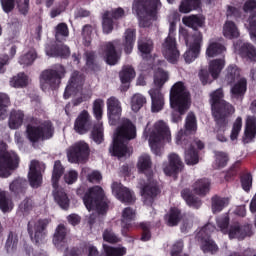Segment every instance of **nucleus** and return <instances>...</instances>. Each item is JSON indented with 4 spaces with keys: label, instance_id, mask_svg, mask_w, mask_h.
I'll return each instance as SVG.
<instances>
[{
    "label": "nucleus",
    "instance_id": "34",
    "mask_svg": "<svg viewBox=\"0 0 256 256\" xmlns=\"http://www.w3.org/2000/svg\"><path fill=\"white\" fill-rule=\"evenodd\" d=\"M194 193L196 195H199L200 197H205L207 193L211 190V181L207 178L198 179L193 185H192Z\"/></svg>",
    "mask_w": 256,
    "mask_h": 256
},
{
    "label": "nucleus",
    "instance_id": "61",
    "mask_svg": "<svg viewBox=\"0 0 256 256\" xmlns=\"http://www.w3.org/2000/svg\"><path fill=\"white\" fill-rule=\"evenodd\" d=\"M139 228L142 231L140 241H151V222H141Z\"/></svg>",
    "mask_w": 256,
    "mask_h": 256
},
{
    "label": "nucleus",
    "instance_id": "16",
    "mask_svg": "<svg viewBox=\"0 0 256 256\" xmlns=\"http://www.w3.org/2000/svg\"><path fill=\"white\" fill-rule=\"evenodd\" d=\"M223 88H218L210 94L212 115H233L235 107L223 99Z\"/></svg>",
    "mask_w": 256,
    "mask_h": 256
},
{
    "label": "nucleus",
    "instance_id": "62",
    "mask_svg": "<svg viewBox=\"0 0 256 256\" xmlns=\"http://www.w3.org/2000/svg\"><path fill=\"white\" fill-rule=\"evenodd\" d=\"M103 106L104 102L102 99H96L93 102V115L98 123L101 119H103Z\"/></svg>",
    "mask_w": 256,
    "mask_h": 256
},
{
    "label": "nucleus",
    "instance_id": "22",
    "mask_svg": "<svg viewBox=\"0 0 256 256\" xmlns=\"http://www.w3.org/2000/svg\"><path fill=\"white\" fill-rule=\"evenodd\" d=\"M93 125L91 114H89V111L83 110L74 122V131L79 135H85V133H89L93 129Z\"/></svg>",
    "mask_w": 256,
    "mask_h": 256
},
{
    "label": "nucleus",
    "instance_id": "21",
    "mask_svg": "<svg viewBox=\"0 0 256 256\" xmlns=\"http://www.w3.org/2000/svg\"><path fill=\"white\" fill-rule=\"evenodd\" d=\"M112 192L116 199L121 203H125V205H133L136 201L135 193L121 183L114 182L112 184Z\"/></svg>",
    "mask_w": 256,
    "mask_h": 256
},
{
    "label": "nucleus",
    "instance_id": "51",
    "mask_svg": "<svg viewBox=\"0 0 256 256\" xmlns=\"http://www.w3.org/2000/svg\"><path fill=\"white\" fill-rule=\"evenodd\" d=\"M223 33L227 39H237V37H239V30L233 21H226L224 24Z\"/></svg>",
    "mask_w": 256,
    "mask_h": 256
},
{
    "label": "nucleus",
    "instance_id": "40",
    "mask_svg": "<svg viewBox=\"0 0 256 256\" xmlns=\"http://www.w3.org/2000/svg\"><path fill=\"white\" fill-rule=\"evenodd\" d=\"M225 51H227L225 45L220 42L212 41L206 49V55L207 57H219V55H223Z\"/></svg>",
    "mask_w": 256,
    "mask_h": 256
},
{
    "label": "nucleus",
    "instance_id": "57",
    "mask_svg": "<svg viewBox=\"0 0 256 256\" xmlns=\"http://www.w3.org/2000/svg\"><path fill=\"white\" fill-rule=\"evenodd\" d=\"M37 59V53L29 51L28 53L21 55L18 59L19 65L22 67H31L35 60Z\"/></svg>",
    "mask_w": 256,
    "mask_h": 256
},
{
    "label": "nucleus",
    "instance_id": "20",
    "mask_svg": "<svg viewBox=\"0 0 256 256\" xmlns=\"http://www.w3.org/2000/svg\"><path fill=\"white\" fill-rule=\"evenodd\" d=\"M107 115L110 125H119L121 121V114L123 113V108L121 107V101L115 96H111L107 99Z\"/></svg>",
    "mask_w": 256,
    "mask_h": 256
},
{
    "label": "nucleus",
    "instance_id": "43",
    "mask_svg": "<svg viewBox=\"0 0 256 256\" xmlns=\"http://www.w3.org/2000/svg\"><path fill=\"white\" fill-rule=\"evenodd\" d=\"M201 9V0H182L179 6L180 13H191Z\"/></svg>",
    "mask_w": 256,
    "mask_h": 256
},
{
    "label": "nucleus",
    "instance_id": "14",
    "mask_svg": "<svg viewBox=\"0 0 256 256\" xmlns=\"http://www.w3.org/2000/svg\"><path fill=\"white\" fill-rule=\"evenodd\" d=\"M49 223L51 220L48 218H40L37 221L30 220L27 224L28 235L31 238V241L35 243V245H41L47 239V235L49 231L47 227H49Z\"/></svg>",
    "mask_w": 256,
    "mask_h": 256
},
{
    "label": "nucleus",
    "instance_id": "37",
    "mask_svg": "<svg viewBox=\"0 0 256 256\" xmlns=\"http://www.w3.org/2000/svg\"><path fill=\"white\" fill-rule=\"evenodd\" d=\"M239 55H241L244 59H248L249 61L256 63V48L249 42H244L241 44L239 48Z\"/></svg>",
    "mask_w": 256,
    "mask_h": 256
},
{
    "label": "nucleus",
    "instance_id": "45",
    "mask_svg": "<svg viewBox=\"0 0 256 256\" xmlns=\"http://www.w3.org/2000/svg\"><path fill=\"white\" fill-rule=\"evenodd\" d=\"M147 105V98L143 96L142 94H134L131 98V109L134 111V113H138V111H141L143 107Z\"/></svg>",
    "mask_w": 256,
    "mask_h": 256
},
{
    "label": "nucleus",
    "instance_id": "36",
    "mask_svg": "<svg viewBox=\"0 0 256 256\" xmlns=\"http://www.w3.org/2000/svg\"><path fill=\"white\" fill-rule=\"evenodd\" d=\"M25 120V113L21 110H12L10 112L8 125L10 129H19L23 125V121Z\"/></svg>",
    "mask_w": 256,
    "mask_h": 256
},
{
    "label": "nucleus",
    "instance_id": "31",
    "mask_svg": "<svg viewBox=\"0 0 256 256\" xmlns=\"http://www.w3.org/2000/svg\"><path fill=\"white\" fill-rule=\"evenodd\" d=\"M86 63L84 69L87 73H99L101 71V64L97 61V54L95 52L90 51L86 52Z\"/></svg>",
    "mask_w": 256,
    "mask_h": 256
},
{
    "label": "nucleus",
    "instance_id": "33",
    "mask_svg": "<svg viewBox=\"0 0 256 256\" xmlns=\"http://www.w3.org/2000/svg\"><path fill=\"white\" fill-rule=\"evenodd\" d=\"M181 197L184 199L188 207H193V209H199L201 207V199L193 194V190L190 188H184L181 191Z\"/></svg>",
    "mask_w": 256,
    "mask_h": 256
},
{
    "label": "nucleus",
    "instance_id": "3",
    "mask_svg": "<svg viewBox=\"0 0 256 256\" xmlns=\"http://www.w3.org/2000/svg\"><path fill=\"white\" fill-rule=\"evenodd\" d=\"M139 173H142L147 178V182L141 187V195L144 205L151 207L157 196L161 194V188L157 181L153 179V162H151V156L142 155L137 164Z\"/></svg>",
    "mask_w": 256,
    "mask_h": 256
},
{
    "label": "nucleus",
    "instance_id": "54",
    "mask_svg": "<svg viewBox=\"0 0 256 256\" xmlns=\"http://www.w3.org/2000/svg\"><path fill=\"white\" fill-rule=\"evenodd\" d=\"M28 83L29 77L25 73H19L10 80L11 87H15L16 89L27 87Z\"/></svg>",
    "mask_w": 256,
    "mask_h": 256
},
{
    "label": "nucleus",
    "instance_id": "60",
    "mask_svg": "<svg viewBox=\"0 0 256 256\" xmlns=\"http://www.w3.org/2000/svg\"><path fill=\"white\" fill-rule=\"evenodd\" d=\"M243 127V118L241 116H238L233 123L232 131L230 134L231 141H236V139L239 137V133H241V129Z\"/></svg>",
    "mask_w": 256,
    "mask_h": 256
},
{
    "label": "nucleus",
    "instance_id": "1",
    "mask_svg": "<svg viewBox=\"0 0 256 256\" xmlns=\"http://www.w3.org/2000/svg\"><path fill=\"white\" fill-rule=\"evenodd\" d=\"M197 133V116L189 112L185 119L184 129H181L176 136V144L185 149V163L187 165H197L199 163V151L205 149V144L199 139H193ZM199 151H197V149Z\"/></svg>",
    "mask_w": 256,
    "mask_h": 256
},
{
    "label": "nucleus",
    "instance_id": "12",
    "mask_svg": "<svg viewBox=\"0 0 256 256\" xmlns=\"http://www.w3.org/2000/svg\"><path fill=\"white\" fill-rule=\"evenodd\" d=\"M21 159L13 151H7V143L0 141V177L7 179L13 175V171L19 169Z\"/></svg>",
    "mask_w": 256,
    "mask_h": 256
},
{
    "label": "nucleus",
    "instance_id": "11",
    "mask_svg": "<svg viewBox=\"0 0 256 256\" xmlns=\"http://www.w3.org/2000/svg\"><path fill=\"white\" fill-rule=\"evenodd\" d=\"M166 81H169V73L163 68H158L157 75L154 77L155 88H151L148 92L151 97L152 113H159L165 107V96L161 93V89Z\"/></svg>",
    "mask_w": 256,
    "mask_h": 256
},
{
    "label": "nucleus",
    "instance_id": "26",
    "mask_svg": "<svg viewBox=\"0 0 256 256\" xmlns=\"http://www.w3.org/2000/svg\"><path fill=\"white\" fill-rule=\"evenodd\" d=\"M84 81L83 75L79 74L78 71L73 72L68 85L65 88L64 99H69L73 93H77V91L83 87Z\"/></svg>",
    "mask_w": 256,
    "mask_h": 256
},
{
    "label": "nucleus",
    "instance_id": "2",
    "mask_svg": "<svg viewBox=\"0 0 256 256\" xmlns=\"http://www.w3.org/2000/svg\"><path fill=\"white\" fill-rule=\"evenodd\" d=\"M136 41L137 30L135 28H128L125 30L122 36V42L121 39L106 42L103 45L105 63L110 66L117 65V63H119L121 60L123 50L126 55H131V53H133V48L135 47Z\"/></svg>",
    "mask_w": 256,
    "mask_h": 256
},
{
    "label": "nucleus",
    "instance_id": "53",
    "mask_svg": "<svg viewBox=\"0 0 256 256\" xmlns=\"http://www.w3.org/2000/svg\"><path fill=\"white\" fill-rule=\"evenodd\" d=\"M67 237V227H65L64 224H59L56 227L54 236H53V243L55 246L57 245H61V243H63V241H65Z\"/></svg>",
    "mask_w": 256,
    "mask_h": 256
},
{
    "label": "nucleus",
    "instance_id": "41",
    "mask_svg": "<svg viewBox=\"0 0 256 256\" xmlns=\"http://www.w3.org/2000/svg\"><path fill=\"white\" fill-rule=\"evenodd\" d=\"M229 163V154L224 151H214L213 169H225Z\"/></svg>",
    "mask_w": 256,
    "mask_h": 256
},
{
    "label": "nucleus",
    "instance_id": "56",
    "mask_svg": "<svg viewBox=\"0 0 256 256\" xmlns=\"http://www.w3.org/2000/svg\"><path fill=\"white\" fill-rule=\"evenodd\" d=\"M104 253L106 256H124L127 255V248L113 247L103 244Z\"/></svg>",
    "mask_w": 256,
    "mask_h": 256
},
{
    "label": "nucleus",
    "instance_id": "7",
    "mask_svg": "<svg viewBox=\"0 0 256 256\" xmlns=\"http://www.w3.org/2000/svg\"><path fill=\"white\" fill-rule=\"evenodd\" d=\"M229 223H231L229 213H224L216 219L217 227L224 235H228L229 239L243 241V239L253 235V225L249 223L241 225L239 222H234L229 227Z\"/></svg>",
    "mask_w": 256,
    "mask_h": 256
},
{
    "label": "nucleus",
    "instance_id": "42",
    "mask_svg": "<svg viewBox=\"0 0 256 256\" xmlns=\"http://www.w3.org/2000/svg\"><path fill=\"white\" fill-rule=\"evenodd\" d=\"M9 189L12 193H15V195H25L27 191V180L17 178L10 183Z\"/></svg>",
    "mask_w": 256,
    "mask_h": 256
},
{
    "label": "nucleus",
    "instance_id": "55",
    "mask_svg": "<svg viewBox=\"0 0 256 256\" xmlns=\"http://www.w3.org/2000/svg\"><path fill=\"white\" fill-rule=\"evenodd\" d=\"M19 244V238L17 234L13 231H10L6 240L5 249L7 253H13L17 249V245Z\"/></svg>",
    "mask_w": 256,
    "mask_h": 256
},
{
    "label": "nucleus",
    "instance_id": "59",
    "mask_svg": "<svg viewBox=\"0 0 256 256\" xmlns=\"http://www.w3.org/2000/svg\"><path fill=\"white\" fill-rule=\"evenodd\" d=\"M102 237L106 243H110L112 245H115V243L121 242V238L115 235V232H113V229H109V228L105 229L102 234Z\"/></svg>",
    "mask_w": 256,
    "mask_h": 256
},
{
    "label": "nucleus",
    "instance_id": "5",
    "mask_svg": "<svg viewBox=\"0 0 256 256\" xmlns=\"http://www.w3.org/2000/svg\"><path fill=\"white\" fill-rule=\"evenodd\" d=\"M135 137H137V127L133 125L131 120H124L123 123L116 128L113 143L109 149L113 157H125V155H127V151H129L127 142L132 141Z\"/></svg>",
    "mask_w": 256,
    "mask_h": 256
},
{
    "label": "nucleus",
    "instance_id": "52",
    "mask_svg": "<svg viewBox=\"0 0 256 256\" xmlns=\"http://www.w3.org/2000/svg\"><path fill=\"white\" fill-rule=\"evenodd\" d=\"M241 77V72L236 65H230L227 68V74L225 76V81L228 85H233L237 79Z\"/></svg>",
    "mask_w": 256,
    "mask_h": 256
},
{
    "label": "nucleus",
    "instance_id": "47",
    "mask_svg": "<svg viewBox=\"0 0 256 256\" xmlns=\"http://www.w3.org/2000/svg\"><path fill=\"white\" fill-rule=\"evenodd\" d=\"M135 75H136L135 69L132 68V66L130 65L123 66L122 70L119 73L120 81L123 84L131 83V81L135 79Z\"/></svg>",
    "mask_w": 256,
    "mask_h": 256
},
{
    "label": "nucleus",
    "instance_id": "28",
    "mask_svg": "<svg viewBox=\"0 0 256 256\" xmlns=\"http://www.w3.org/2000/svg\"><path fill=\"white\" fill-rule=\"evenodd\" d=\"M135 219V210L131 207H126L122 211V219H121V233L123 237H129V231H131V228L133 227V224H131V221Z\"/></svg>",
    "mask_w": 256,
    "mask_h": 256
},
{
    "label": "nucleus",
    "instance_id": "49",
    "mask_svg": "<svg viewBox=\"0 0 256 256\" xmlns=\"http://www.w3.org/2000/svg\"><path fill=\"white\" fill-rule=\"evenodd\" d=\"M91 138L95 143H97V145H101V143H103V123L97 122L92 126Z\"/></svg>",
    "mask_w": 256,
    "mask_h": 256
},
{
    "label": "nucleus",
    "instance_id": "27",
    "mask_svg": "<svg viewBox=\"0 0 256 256\" xmlns=\"http://www.w3.org/2000/svg\"><path fill=\"white\" fill-rule=\"evenodd\" d=\"M169 164L163 168L165 175L171 177L172 175H177L179 171L183 169V162L179 155L172 153L168 156Z\"/></svg>",
    "mask_w": 256,
    "mask_h": 256
},
{
    "label": "nucleus",
    "instance_id": "46",
    "mask_svg": "<svg viewBox=\"0 0 256 256\" xmlns=\"http://www.w3.org/2000/svg\"><path fill=\"white\" fill-rule=\"evenodd\" d=\"M11 106V98L5 93H0V121L7 119L8 109Z\"/></svg>",
    "mask_w": 256,
    "mask_h": 256
},
{
    "label": "nucleus",
    "instance_id": "38",
    "mask_svg": "<svg viewBox=\"0 0 256 256\" xmlns=\"http://www.w3.org/2000/svg\"><path fill=\"white\" fill-rule=\"evenodd\" d=\"M225 68V59H214L210 61L208 71L212 77V79H219V75Z\"/></svg>",
    "mask_w": 256,
    "mask_h": 256
},
{
    "label": "nucleus",
    "instance_id": "13",
    "mask_svg": "<svg viewBox=\"0 0 256 256\" xmlns=\"http://www.w3.org/2000/svg\"><path fill=\"white\" fill-rule=\"evenodd\" d=\"M160 5L161 0H134L132 10L139 17L140 27H150L151 22L147 20L145 15L155 17Z\"/></svg>",
    "mask_w": 256,
    "mask_h": 256
},
{
    "label": "nucleus",
    "instance_id": "24",
    "mask_svg": "<svg viewBox=\"0 0 256 256\" xmlns=\"http://www.w3.org/2000/svg\"><path fill=\"white\" fill-rule=\"evenodd\" d=\"M45 53L48 57H61L62 59H67L71 55V50L68 46L62 43H49L45 46Z\"/></svg>",
    "mask_w": 256,
    "mask_h": 256
},
{
    "label": "nucleus",
    "instance_id": "58",
    "mask_svg": "<svg viewBox=\"0 0 256 256\" xmlns=\"http://www.w3.org/2000/svg\"><path fill=\"white\" fill-rule=\"evenodd\" d=\"M19 209L23 215H29L33 209H35V202L33 201V198L26 197L20 204Z\"/></svg>",
    "mask_w": 256,
    "mask_h": 256
},
{
    "label": "nucleus",
    "instance_id": "39",
    "mask_svg": "<svg viewBox=\"0 0 256 256\" xmlns=\"http://www.w3.org/2000/svg\"><path fill=\"white\" fill-rule=\"evenodd\" d=\"M211 201L213 213H221V211H223L225 207H229V203H231L229 197H221L217 195L213 196Z\"/></svg>",
    "mask_w": 256,
    "mask_h": 256
},
{
    "label": "nucleus",
    "instance_id": "50",
    "mask_svg": "<svg viewBox=\"0 0 256 256\" xmlns=\"http://www.w3.org/2000/svg\"><path fill=\"white\" fill-rule=\"evenodd\" d=\"M102 29L105 35L113 33L115 29V20L109 16V12H104L102 15Z\"/></svg>",
    "mask_w": 256,
    "mask_h": 256
},
{
    "label": "nucleus",
    "instance_id": "44",
    "mask_svg": "<svg viewBox=\"0 0 256 256\" xmlns=\"http://www.w3.org/2000/svg\"><path fill=\"white\" fill-rule=\"evenodd\" d=\"M244 135L250 141L256 137V118L255 116H248L245 124Z\"/></svg>",
    "mask_w": 256,
    "mask_h": 256
},
{
    "label": "nucleus",
    "instance_id": "63",
    "mask_svg": "<svg viewBox=\"0 0 256 256\" xmlns=\"http://www.w3.org/2000/svg\"><path fill=\"white\" fill-rule=\"evenodd\" d=\"M68 5H69V2L67 0H63L59 2L54 8H52L50 12L51 19H55V17H59L61 13H64Z\"/></svg>",
    "mask_w": 256,
    "mask_h": 256
},
{
    "label": "nucleus",
    "instance_id": "30",
    "mask_svg": "<svg viewBox=\"0 0 256 256\" xmlns=\"http://www.w3.org/2000/svg\"><path fill=\"white\" fill-rule=\"evenodd\" d=\"M52 195L55 203L59 205L60 209H63L64 211H67L69 209V206L71 205V200L69 199V196L67 195L65 190L54 188Z\"/></svg>",
    "mask_w": 256,
    "mask_h": 256
},
{
    "label": "nucleus",
    "instance_id": "25",
    "mask_svg": "<svg viewBox=\"0 0 256 256\" xmlns=\"http://www.w3.org/2000/svg\"><path fill=\"white\" fill-rule=\"evenodd\" d=\"M37 167H39V162L32 160L28 172V181L32 189H39L43 185V174Z\"/></svg>",
    "mask_w": 256,
    "mask_h": 256
},
{
    "label": "nucleus",
    "instance_id": "19",
    "mask_svg": "<svg viewBox=\"0 0 256 256\" xmlns=\"http://www.w3.org/2000/svg\"><path fill=\"white\" fill-rule=\"evenodd\" d=\"M90 153L89 144L83 141L76 142L67 150L68 161L69 163H85Z\"/></svg>",
    "mask_w": 256,
    "mask_h": 256
},
{
    "label": "nucleus",
    "instance_id": "64",
    "mask_svg": "<svg viewBox=\"0 0 256 256\" xmlns=\"http://www.w3.org/2000/svg\"><path fill=\"white\" fill-rule=\"evenodd\" d=\"M60 37H69V26L66 23H59L55 27V39L59 41Z\"/></svg>",
    "mask_w": 256,
    "mask_h": 256
},
{
    "label": "nucleus",
    "instance_id": "4",
    "mask_svg": "<svg viewBox=\"0 0 256 256\" xmlns=\"http://www.w3.org/2000/svg\"><path fill=\"white\" fill-rule=\"evenodd\" d=\"M76 195L83 200V203L89 211H97L99 215H105L109 211V199L105 196V191L101 186H93L87 190V187L80 186L76 190Z\"/></svg>",
    "mask_w": 256,
    "mask_h": 256
},
{
    "label": "nucleus",
    "instance_id": "48",
    "mask_svg": "<svg viewBox=\"0 0 256 256\" xmlns=\"http://www.w3.org/2000/svg\"><path fill=\"white\" fill-rule=\"evenodd\" d=\"M182 22L186 25V27H190L194 31H197L199 27H203V19L197 15H191L188 17H184Z\"/></svg>",
    "mask_w": 256,
    "mask_h": 256
},
{
    "label": "nucleus",
    "instance_id": "17",
    "mask_svg": "<svg viewBox=\"0 0 256 256\" xmlns=\"http://www.w3.org/2000/svg\"><path fill=\"white\" fill-rule=\"evenodd\" d=\"M184 40L188 47V50L184 53V60L186 63H193L199 53H201V45H203V34L201 32H195L191 36L189 33H184Z\"/></svg>",
    "mask_w": 256,
    "mask_h": 256
},
{
    "label": "nucleus",
    "instance_id": "6",
    "mask_svg": "<svg viewBox=\"0 0 256 256\" xmlns=\"http://www.w3.org/2000/svg\"><path fill=\"white\" fill-rule=\"evenodd\" d=\"M191 95L185 87V83L182 81L176 82L170 89V107L174 109L176 113L172 114V121L179 123L182 117L189 110V101Z\"/></svg>",
    "mask_w": 256,
    "mask_h": 256
},
{
    "label": "nucleus",
    "instance_id": "9",
    "mask_svg": "<svg viewBox=\"0 0 256 256\" xmlns=\"http://www.w3.org/2000/svg\"><path fill=\"white\" fill-rule=\"evenodd\" d=\"M144 137L146 139L149 137V145L154 155L161 157V141H168V143L171 141V130H169L167 123L159 120L154 124L152 131L149 129V126H146Z\"/></svg>",
    "mask_w": 256,
    "mask_h": 256
},
{
    "label": "nucleus",
    "instance_id": "23",
    "mask_svg": "<svg viewBox=\"0 0 256 256\" xmlns=\"http://www.w3.org/2000/svg\"><path fill=\"white\" fill-rule=\"evenodd\" d=\"M231 114H216L213 115L215 126L213 132L216 134V139L220 143H227V136H225V131H227V125H229V117Z\"/></svg>",
    "mask_w": 256,
    "mask_h": 256
},
{
    "label": "nucleus",
    "instance_id": "15",
    "mask_svg": "<svg viewBox=\"0 0 256 256\" xmlns=\"http://www.w3.org/2000/svg\"><path fill=\"white\" fill-rule=\"evenodd\" d=\"M176 30L177 22H170L169 34L162 44V53L169 63H176L180 56L179 50L177 49V40L175 39Z\"/></svg>",
    "mask_w": 256,
    "mask_h": 256
},
{
    "label": "nucleus",
    "instance_id": "35",
    "mask_svg": "<svg viewBox=\"0 0 256 256\" xmlns=\"http://www.w3.org/2000/svg\"><path fill=\"white\" fill-rule=\"evenodd\" d=\"M64 173H65V167H63V164H61V160H56L54 162L52 177H51L53 189H58L59 181H61V177H63Z\"/></svg>",
    "mask_w": 256,
    "mask_h": 256
},
{
    "label": "nucleus",
    "instance_id": "32",
    "mask_svg": "<svg viewBox=\"0 0 256 256\" xmlns=\"http://www.w3.org/2000/svg\"><path fill=\"white\" fill-rule=\"evenodd\" d=\"M183 216L181 210L177 207H171L168 213L164 216V221L168 227H177L181 223Z\"/></svg>",
    "mask_w": 256,
    "mask_h": 256
},
{
    "label": "nucleus",
    "instance_id": "8",
    "mask_svg": "<svg viewBox=\"0 0 256 256\" xmlns=\"http://www.w3.org/2000/svg\"><path fill=\"white\" fill-rule=\"evenodd\" d=\"M55 128L51 121H44L41 124L38 118H28L26 126V136L30 143H39V141H47L53 137Z\"/></svg>",
    "mask_w": 256,
    "mask_h": 256
},
{
    "label": "nucleus",
    "instance_id": "18",
    "mask_svg": "<svg viewBox=\"0 0 256 256\" xmlns=\"http://www.w3.org/2000/svg\"><path fill=\"white\" fill-rule=\"evenodd\" d=\"M215 231L213 224L204 225L197 233V238L201 241V250L203 253H211L212 255L219 251V246L211 239V233Z\"/></svg>",
    "mask_w": 256,
    "mask_h": 256
},
{
    "label": "nucleus",
    "instance_id": "29",
    "mask_svg": "<svg viewBox=\"0 0 256 256\" xmlns=\"http://www.w3.org/2000/svg\"><path fill=\"white\" fill-rule=\"evenodd\" d=\"M247 93V80L242 78L230 89V97L233 101H243Z\"/></svg>",
    "mask_w": 256,
    "mask_h": 256
},
{
    "label": "nucleus",
    "instance_id": "10",
    "mask_svg": "<svg viewBox=\"0 0 256 256\" xmlns=\"http://www.w3.org/2000/svg\"><path fill=\"white\" fill-rule=\"evenodd\" d=\"M65 66L55 64L52 68L45 69L39 76L40 89L45 91H56L61 85L62 79L65 78Z\"/></svg>",
    "mask_w": 256,
    "mask_h": 256
}]
</instances>
